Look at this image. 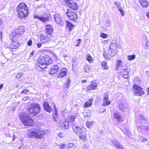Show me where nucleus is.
<instances>
[{"label":"nucleus","mask_w":149,"mask_h":149,"mask_svg":"<svg viewBox=\"0 0 149 149\" xmlns=\"http://www.w3.org/2000/svg\"><path fill=\"white\" fill-rule=\"evenodd\" d=\"M61 68L60 67L57 65L53 66L49 71V74H57L58 72Z\"/></svg>","instance_id":"nucleus-9"},{"label":"nucleus","mask_w":149,"mask_h":149,"mask_svg":"<svg viewBox=\"0 0 149 149\" xmlns=\"http://www.w3.org/2000/svg\"><path fill=\"white\" fill-rule=\"evenodd\" d=\"M114 3L116 5L117 7H118V6H120V3L119 2H118V1H116Z\"/></svg>","instance_id":"nucleus-54"},{"label":"nucleus","mask_w":149,"mask_h":149,"mask_svg":"<svg viewBox=\"0 0 149 149\" xmlns=\"http://www.w3.org/2000/svg\"><path fill=\"white\" fill-rule=\"evenodd\" d=\"M33 53H34V51H33L30 54V57H31V56H32L33 55Z\"/></svg>","instance_id":"nucleus-62"},{"label":"nucleus","mask_w":149,"mask_h":149,"mask_svg":"<svg viewBox=\"0 0 149 149\" xmlns=\"http://www.w3.org/2000/svg\"><path fill=\"white\" fill-rule=\"evenodd\" d=\"M115 53L113 49H109L108 52L107 57L106 54L104 53L103 55L104 58L107 60H109V58H111L114 56Z\"/></svg>","instance_id":"nucleus-10"},{"label":"nucleus","mask_w":149,"mask_h":149,"mask_svg":"<svg viewBox=\"0 0 149 149\" xmlns=\"http://www.w3.org/2000/svg\"><path fill=\"white\" fill-rule=\"evenodd\" d=\"M118 108L119 110L125 112L128 108V107L127 104L121 102L119 105Z\"/></svg>","instance_id":"nucleus-13"},{"label":"nucleus","mask_w":149,"mask_h":149,"mask_svg":"<svg viewBox=\"0 0 149 149\" xmlns=\"http://www.w3.org/2000/svg\"><path fill=\"white\" fill-rule=\"evenodd\" d=\"M34 18L40 20L43 22H45L46 21H48L50 20L49 15L46 14L40 16H39L37 15H35L34 17Z\"/></svg>","instance_id":"nucleus-8"},{"label":"nucleus","mask_w":149,"mask_h":149,"mask_svg":"<svg viewBox=\"0 0 149 149\" xmlns=\"http://www.w3.org/2000/svg\"><path fill=\"white\" fill-rule=\"evenodd\" d=\"M100 37L103 38H107V35L106 34L102 33L100 34Z\"/></svg>","instance_id":"nucleus-43"},{"label":"nucleus","mask_w":149,"mask_h":149,"mask_svg":"<svg viewBox=\"0 0 149 149\" xmlns=\"http://www.w3.org/2000/svg\"><path fill=\"white\" fill-rule=\"evenodd\" d=\"M30 97L29 96H26L24 97L23 98V100L24 101H26L27 100H29Z\"/></svg>","instance_id":"nucleus-50"},{"label":"nucleus","mask_w":149,"mask_h":149,"mask_svg":"<svg viewBox=\"0 0 149 149\" xmlns=\"http://www.w3.org/2000/svg\"><path fill=\"white\" fill-rule=\"evenodd\" d=\"M148 41V40L146 36H143V45H145L144 47L145 49L147 48L148 45V44H147Z\"/></svg>","instance_id":"nucleus-27"},{"label":"nucleus","mask_w":149,"mask_h":149,"mask_svg":"<svg viewBox=\"0 0 149 149\" xmlns=\"http://www.w3.org/2000/svg\"><path fill=\"white\" fill-rule=\"evenodd\" d=\"M84 69L85 72H88L91 70L90 65H86L84 67Z\"/></svg>","instance_id":"nucleus-37"},{"label":"nucleus","mask_w":149,"mask_h":149,"mask_svg":"<svg viewBox=\"0 0 149 149\" xmlns=\"http://www.w3.org/2000/svg\"><path fill=\"white\" fill-rule=\"evenodd\" d=\"M107 62L106 61H103L102 62L101 65L102 68L104 70H107L109 67L107 65Z\"/></svg>","instance_id":"nucleus-34"},{"label":"nucleus","mask_w":149,"mask_h":149,"mask_svg":"<svg viewBox=\"0 0 149 149\" xmlns=\"http://www.w3.org/2000/svg\"><path fill=\"white\" fill-rule=\"evenodd\" d=\"M75 117L74 116H70L69 120L71 122H74L75 120Z\"/></svg>","instance_id":"nucleus-42"},{"label":"nucleus","mask_w":149,"mask_h":149,"mask_svg":"<svg viewBox=\"0 0 149 149\" xmlns=\"http://www.w3.org/2000/svg\"><path fill=\"white\" fill-rule=\"evenodd\" d=\"M70 81L69 78H68L66 79V81L64 83V86L66 88H68L69 85L70 84Z\"/></svg>","instance_id":"nucleus-36"},{"label":"nucleus","mask_w":149,"mask_h":149,"mask_svg":"<svg viewBox=\"0 0 149 149\" xmlns=\"http://www.w3.org/2000/svg\"><path fill=\"white\" fill-rule=\"evenodd\" d=\"M66 28H68L69 31L72 30V28L74 27V25H73L71 22L68 21H66Z\"/></svg>","instance_id":"nucleus-28"},{"label":"nucleus","mask_w":149,"mask_h":149,"mask_svg":"<svg viewBox=\"0 0 149 149\" xmlns=\"http://www.w3.org/2000/svg\"><path fill=\"white\" fill-rule=\"evenodd\" d=\"M22 73H18L16 75V77L17 78H19L22 76Z\"/></svg>","instance_id":"nucleus-45"},{"label":"nucleus","mask_w":149,"mask_h":149,"mask_svg":"<svg viewBox=\"0 0 149 149\" xmlns=\"http://www.w3.org/2000/svg\"><path fill=\"white\" fill-rule=\"evenodd\" d=\"M97 86V84L95 81H92L91 82V84L87 86V90L91 91L95 89Z\"/></svg>","instance_id":"nucleus-16"},{"label":"nucleus","mask_w":149,"mask_h":149,"mask_svg":"<svg viewBox=\"0 0 149 149\" xmlns=\"http://www.w3.org/2000/svg\"><path fill=\"white\" fill-rule=\"evenodd\" d=\"M16 32H18L19 33V35H21L25 31L24 30V27L23 26H20L19 28L16 30Z\"/></svg>","instance_id":"nucleus-29"},{"label":"nucleus","mask_w":149,"mask_h":149,"mask_svg":"<svg viewBox=\"0 0 149 149\" xmlns=\"http://www.w3.org/2000/svg\"><path fill=\"white\" fill-rule=\"evenodd\" d=\"M29 92V91L26 89H25L23 91H22L21 92V93H25V94H27V93Z\"/></svg>","instance_id":"nucleus-44"},{"label":"nucleus","mask_w":149,"mask_h":149,"mask_svg":"<svg viewBox=\"0 0 149 149\" xmlns=\"http://www.w3.org/2000/svg\"><path fill=\"white\" fill-rule=\"evenodd\" d=\"M86 60L89 62H91L92 61V58L90 54H87L86 56Z\"/></svg>","instance_id":"nucleus-39"},{"label":"nucleus","mask_w":149,"mask_h":149,"mask_svg":"<svg viewBox=\"0 0 149 149\" xmlns=\"http://www.w3.org/2000/svg\"><path fill=\"white\" fill-rule=\"evenodd\" d=\"M140 4L143 7H147L149 3V2L147 0H142L139 1Z\"/></svg>","instance_id":"nucleus-26"},{"label":"nucleus","mask_w":149,"mask_h":149,"mask_svg":"<svg viewBox=\"0 0 149 149\" xmlns=\"http://www.w3.org/2000/svg\"><path fill=\"white\" fill-rule=\"evenodd\" d=\"M81 41V40L80 39H79L77 40V42L78 43V44L76 45V46H79V44L80 43Z\"/></svg>","instance_id":"nucleus-52"},{"label":"nucleus","mask_w":149,"mask_h":149,"mask_svg":"<svg viewBox=\"0 0 149 149\" xmlns=\"http://www.w3.org/2000/svg\"><path fill=\"white\" fill-rule=\"evenodd\" d=\"M146 16L149 19V11L147 13Z\"/></svg>","instance_id":"nucleus-64"},{"label":"nucleus","mask_w":149,"mask_h":149,"mask_svg":"<svg viewBox=\"0 0 149 149\" xmlns=\"http://www.w3.org/2000/svg\"><path fill=\"white\" fill-rule=\"evenodd\" d=\"M45 6L44 4H41L38 7V8H44Z\"/></svg>","instance_id":"nucleus-56"},{"label":"nucleus","mask_w":149,"mask_h":149,"mask_svg":"<svg viewBox=\"0 0 149 149\" xmlns=\"http://www.w3.org/2000/svg\"><path fill=\"white\" fill-rule=\"evenodd\" d=\"M54 107V110L55 111V113L53 115V118L54 121L56 122L58 121V115L57 114V109L56 107V106L55 104Z\"/></svg>","instance_id":"nucleus-31"},{"label":"nucleus","mask_w":149,"mask_h":149,"mask_svg":"<svg viewBox=\"0 0 149 149\" xmlns=\"http://www.w3.org/2000/svg\"><path fill=\"white\" fill-rule=\"evenodd\" d=\"M83 113L84 116V118L86 119H88L91 116V112L89 111L88 112H84Z\"/></svg>","instance_id":"nucleus-30"},{"label":"nucleus","mask_w":149,"mask_h":149,"mask_svg":"<svg viewBox=\"0 0 149 149\" xmlns=\"http://www.w3.org/2000/svg\"><path fill=\"white\" fill-rule=\"evenodd\" d=\"M116 47V45H114L111 44L109 47V49H113L115 48Z\"/></svg>","instance_id":"nucleus-46"},{"label":"nucleus","mask_w":149,"mask_h":149,"mask_svg":"<svg viewBox=\"0 0 149 149\" xmlns=\"http://www.w3.org/2000/svg\"><path fill=\"white\" fill-rule=\"evenodd\" d=\"M43 106L44 109L46 111L49 113L51 112L52 110L51 107L47 102H44L43 104Z\"/></svg>","instance_id":"nucleus-19"},{"label":"nucleus","mask_w":149,"mask_h":149,"mask_svg":"<svg viewBox=\"0 0 149 149\" xmlns=\"http://www.w3.org/2000/svg\"><path fill=\"white\" fill-rule=\"evenodd\" d=\"M53 61L49 56H41L38 59L37 63L36 69L39 70H42V69L46 67V65L52 64Z\"/></svg>","instance_id":"nucleus-1"},{"label":"nucleus","mask_w":149,"mask_h":149,"mask_svg":"<svg viewBox=\"0 0 149 149\" xmlns=\"http://www.w3.org/2000/svg\"><path fill=\"white\" fill-rule=\"evenodd\" d=\"M72 129L74 132L78 134H81L83 133L82 129L76 125H72Z\"/></svg>","instance_id":"nucleus-14"},{"label":"nucleus","mask_w":149,"mask_h":149,"mask_svg":"<svg viewBox=\"0 0 149 149\" xmlns=\"http://www.w3.org/2000/svg\"><path fill=\"white\" fill-rule=\"evenodd\" d=\"M3 21L2 20L0 19V27H2L3 24Z\"/></svg>","instance_id":"nucleus-59"},{"label":"nucleus","mask_w":149,"mask_h":149,"mask_svg":"<svg viewBox=\"0 0 149 149\" xmlns=\"http://www.w3.org/2000/svg\"><path fill=\"white\" fill-rule=\"evenodd\" d=\"M112 142L113 145L117 149H120L123 147V145L115 139H113L112 140Z\"/></svg>","instance_id":"nucleus-20"},{"label":"nucleus","mask_w":149,"mask_h":149,"mask_svg":"<svg viewBox=\"0 0 149 149\" xmlns=\"http://www.w3.org/2000/svg\"><path fill=\"white\" fill-rule=\"evenodd\" d=\"M42 45V43H38L37 44V46L38 48H40L41 47Z\"/></svg>","instance_id":"nucleus-53"},{"label":"nucleus","mask_w":149,"mask_h":149,"mask_svg":"<svg viewBox=\"0 0 149 149\" xmlns=\"http://www.w3.org/2000/svg\"><path fill=\"white\" fill-rule=\"evenodd\" d=\"M116 41L115 40H113L111 42V44H114V45H116Z\"/></svg>","instance_id":"nucleus-57"},{"label":"nucleus","mask_w":149,"mask_h":149,"mask_svg":"<svg viewBox=\"0 0 149 149\" xmlns=\"http://www.w3.org/2000/svg\"><path fill=\"white\" fill-rule=\"evenodd\" d=\"M136 119L137 121L139 122H141L142 123H144L146 122V120L141 115H139L137 117Z\"/></svg>","instance_id":"nucleus-23"},{"label":"nucleus","mask_w":149,"mask_h":149,"mask_svg":"<svg viewBox=\"0 0 149 149\" xmlns=\"http://www.w3.org/2000/svg\"><path fill=\"white\" fill-rule=\"evenodd\" d=\"M117 7L118 8V10L122 8V7L121 6V5H120V6H118Z\"/></svg>","instance_id":"nucleus-63"},{"label":"nucleus","mask_w":149,"mask_h":149,"mask_svg":"<svg viewBox=\"0 0 149 149\" xmlns=\"http://www.w3.org/2000/svg\"><path fill=\"white\" fill-rule=\"evenodd\" d=\"M19 149H24V146H23L21 145L19 148Z\"/></svg>","instance_id":"nucleus-60"},{"label":"nucleus","mask_w":149,"mask_h":149,"mask_svg":"<svg viewBox=\"0 0 149 149\" xmlns=\"http://www.w3.org/2000/svg\"><path fill=\"white\" fill-rule=\"evenodd\" d=\"M73 146H75L74 145H73L72 143H70L69 144L68 146V148L69 147H73Z\"/></svg>","instance_id":"nucleus-55"},{"label":"nucleus","mask_w":149,"mask_h":149,"mask_svg":"<svg viewBox=\"0 0 149 149\" xmlns=\"http://www.w3.org/2000/svg\"><path fill=\"white\" fill-rule=\"evenodd\" d=\"M137 129L139 131L141 130L142 129H144L146 130H149V126H137Z\"/></svg>","instance_id":"nucleus-33"},{"label":"nucleus","mask_w":149,"mask_h":149,"mask_svg":"<svg viewBox=\"0 0 149 149\" xmlns=\"http://www.w3.org/2000/svg\"><path fill=\"white\" fill-rule=\"evenodd\" d=\"M32 41L31 40H29L27 42V44L29 46L32 45Z\"/></svg>","instance_id":"nucleus-51"},{"label":"nucleus","mask_w":149,"mask_h":149,"mask_svg":"<svg viewBox=\"0 0 149 149\" xmlns=\"http://www.w3.org/2000/svg\"><path fill=\"white\" fill-rule=\"evenodd\" d=\"M43 132L42 130H35L28 133V136L30 138H41L43 136Z\"/></svg>","instance_id":"nucleus-5"},{"label":"nucleus","mask_w":149,"mask_h":149,"mask_svg":"<svg viewBox=\"0 0 149 149\" xmlns=\"http://www.w3.org/2000/svg\"><path fill=\"white\" fill-rule=\"evenodd\" d=\"M67 5L68 6V3H70L72 1V0H65Z\"/></svg>","instance_id":"nucleus-48"},{"label":"nucleus","mask_w":149,"mask_h":149,"mask_svg":"<svg viewBox=\"0 0 149 149\" xmlns=\"http://www.w3.org/2000/svg\"><path fill=\"white\" fill-rule=\"evenodd\" d=\"M46 29L45 31L49 36H52L51 33L53 31L52 26L50 24L47 25L46 26Z\"/></svg>","instance_id":"nucleus-17"},{"label":"nucleus","mask_w":149,"mask_h":149,"mask_svg":"<svg viewBox=\"0 0 149 149\" xmlns=\"http://www.w3.org/2000/svg\"><path fill=\"white\" fill-rule=\"evenodd\" d=\"M119 10L122 16H123L124 15V12L122 8L120 9V10Z\"/></svg>","instance_id":"nucleus-47"},{"label":"nucleus","mask_w":149,"mask_h":149,"mask_svg":"<svg viewBox=\"0 0 149 149\" xmlns=\"http://www.w3.org/2000/svg\"><path fill=\"white\" fill-rule=\"evenodd\" d=\"M135 55L133 54L132 55H128L127 56V58L129 61H131L135 59Z\"/></svg>","instance_id":"nucleus-40"},{"label":"nucleus","mask_w":149,"mask_h":149,"mask_svg":"<svg viewBox=\"0 0 149 149\" xmlns=\"http://www.w3.org/2000/svg\"><path fill=\"white\" fill-rule=\"evenodd\" d=\"M66 15L68 18L71 20L76 22L78 18L77 14L74 11L72 12L70 10L68 9Z\"/></svg>","instance_id":"nucleus-7"},{"label":"nucleus","mask_w":149,"mask_h":149,"mask_svg":"<svg viewBox=\"0 0 149 149\" xmlns=\"http://www.w3.org/2000/svg\"><path fill=\"white\" fill-rule=\"evenodd\" d=\"M93 122L92 121L91 122L87 121L86 123V126L89 128H90L93 125Z\"/></svg>","instance_id":"nucleus-38"},{"label":"nucleus","mask_w":149,"mask_h":149,"mask_svg":"<svg viewBox=\"0 0 149 149\" xmlns=\"http://www.w3.org/2000/svg\"><path fill=\"white\" fill-rule=\"evenodd\" d=\"M70 8L74 10H77L78 8L77 5L75 3L72 1L70 3H68V6Z\"/></svg>","instance_id":"nucleus-24"},{"label":"nucleus","mask_w":149,"mask_h":149,"mask_svg":"<svg viewBox=\"0 0 149 149\" xmlns=\"http://www.w3.org/2000/svg\"><path fill=\"white\" fill-rule=\"evenodd\" d=\"M54 19L55 21L58 24H61L62 22V18L61 16L58 14H55Z\"/></svg>","instance_id":"nucleus-22"},{"label":"nucleus","mask_w":149,"mask_h":149,"mask_svg":"<svg viewBox=\"0 0 149 149\" xmlns=\"http://www.w3.org/2000/svg\"><path fill=\"white\" fill-rule=\"evenodd\" d=\"M121 116V114L119 111H116L114 113V117L116 118L118 121H120Z\"/></svg>","instance_id":"nucleus-25"},{"label":"nucleus","mask_w":149,"mask_h":149,"mask_svg":"<svg viewBox=\"0 0 149 149\" xmlns=\"http://www.w3.org/2000/svg\"><path fill=\"white\" fill-rule=\"evenodd\" d=\"M92 100L90 99L88 100L84 104L85 107H88L91 106L92 104Z\"/></svg>","instance_id":"nucleus-35"},{"label":"nucleus","mask_w":149,"mask_h":149,"mask_svg":"<svg viewBox=\"0 0 149 149\" xmlns=\"http://www.w3.org/2000/svg\"><path fill=\"white\" fill-rule=\"evenodd\" d=\"M40 110L39 105L36 102H33L30 104L27 113L30 116H33L38 114Z\"/></svg>","instance_id":"nucleus-3"},{"label":"nucleus","mask_w":149,"mask_h":149,"mask_svg":"<svg viewBox=\"0 0 149 149\" xmlns=\"http://www.w3.org/2000/svg\"><path fill=\"white\" fill-rule=\"evenodd\" d=\"M108 100V95L107 93H106L104 94V98L103 100V102L102 104V106H106L110 104L111 102L109 100Z\"/></svg>","instance_id":"nucleus-15"},{"label":"nucleus","mask_w":149,"mask_h":149,"mask_svg":"<svg viewBox=\"0 0 149 149\" xmlns=\"http://www.w3.org/2000/svg\"><path fill=\"white\" fill-rule=\"evenodd\" d=\"M86 135L82 134L79 136V139L80 140L85 141L86 140Z\"/></svg>","instance_id":"nucleus-41"},{"label":"nucleus","mask_w":149,"mask_h":149,"mask_svg":"<svg viewBox=\"0 0 149 149\" xmlns=\"http://www.w3.org/2000/svg\"><path fill=\"white\" fill-rule=\"evenodd\" d=\"M60 71L57 76L58 78H61L65 76L68 72L67 70L65 68H63L60 70Z\"/></svg>","instance_id":"nucleus-12"},{"label":"nucleus","mask_w":149,"mask_h":149,"mask_svg":"<svg viewBox=\"0 0 149 149\" xmlns=\"http://www.w3.org/2000/svg\"><path fill=\"white\" fill-rule=\"evenodd\" d=\"M122 61L120 60H118L116 61V67L115 68V70H118L119 68L122 64Z\"/></svg>","instance_id":"nucleus-32"},{"label":"nucleus","mask_w":149,"mask_h":149,"mask_svg":"<svg viewBox=\"0 0 149 149\" xmlns=\"http://www.w3.org/2000/svg\"><path fill=\"white\" fill-rule=\"evenodd\" d=\"M51 36L48 35L47 36H44L43 35L41 36V40L43 42H47L49 41L51 39Z\"/></svg>","instance_id":"nucleus-18"},{"label":"nucleus","mask_w":149,"mask_h":149,"mask_svg":"<svg viewBox=\"0 0 149 149\" xmlns=\"http://www.w3.org/2000/svg\"><path fill=\"white\" fill-rule=\"evenodd\" d=\"M19 116L22 123L24 125L30 126L33 125V120L30 118L25 113H20Z\"/></svg>","instance_id":"nucleus-4"},{"label":"nucleus","mask_w":149,"mask_h":149,"mask_svg":"<svg viewBox=\"0 0 149 149\" xmlns=\"http://www.w3.org/2000/svg\"><path fill=\"white\" fill-rule=\"evenodd\" d=\"M133 88L134 89L133 92L136 96H140L145 94V92L143 90V88L140 86L136 84H134Z\"/></svg>","instance_id":"nucleus-6"},{"label":"nucleus","mask_w":149,"mask_h":149,"mask_svg":"<svg viewBox=\"0 0 149 149\" xmlns=\"http://www.w3.org/2000/svg\"><path fill=\"white\" fill-rule=\"evenodd\" d=\"M75 146H73V147H72L68 148V149H75Z\"/></svg>","instance_id":"nucleus-61"},{"label":"nucleus","mask_w":149,"mask_h":149,"mask_svg":"<svg viewBox=\"0 0 149 149\" xmlns=\"http://www.w3.org/2000/svg\"><path fill=\"white\" fill-rule=\"evenodd\" d=\"M58 135L59 137L61 138L63 137L64 134L63 133H62V132H59L58 134Z\"/></svg>","instance_id":"nucleus-49"},{"label":"nucleus","mask_w":149,"mask_h":149,"mask_svg":"<svg viewBox=\"0 0 149 149\" xmlns=\"http://www.w3.org/2000/svg\"><path fill=\"white\" fill-rule=\"evenodd\" d=\"M65 144H63L60 146V148L61 149H64L65 148Z\"/></svg>","instance_id":"nucleus-58"},{"label":"nucleus","mask_w":149,"mask_h":149,"mask_svg":"<svg viewBox=\"0 0 149 149\" xmlns=\"http://www.w3.org/2000/svg\"><path fill=\"white\" fill-rule=\"evenodd\" d=\"M28 11L27 6L24 3H20L17 8V11L18 16L21 19H24L28 16Z\"/></svg>","instance_id":"nucleus-2"},{"label":"nucleus","mask_w":149,"mask_h":149,"mask_svg":"<svg viewBox=\"0 0 149 149\" xmlns=\"http://www.w3.org/2000/svg\"><path fill=\"white\" fill-rule=\"evenodd\" d=\"M128 68L126 66H122L121 74L124 78L127 79L128 77Z\"/></svg>","instance_id":"nucleus-11"},{"label":"nucleus","mask_w":149,"mask_h":149,"mask_svg":"<svg viewBox=\"0 0 149 149\" xmlns=\"http://www.w3.org/2000/svg\"><path fill=\"white\" fill-rule=\"evenodd\" d=\"M61 127L64 128L65 129L68 130L69 128V125L68 121L65 120L64 122H60Z\"/></svg>","instance_id":"nucleus-21"}]
</instances>
